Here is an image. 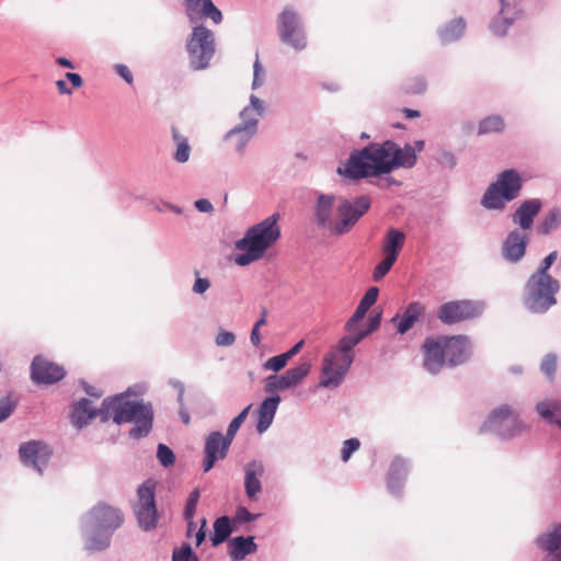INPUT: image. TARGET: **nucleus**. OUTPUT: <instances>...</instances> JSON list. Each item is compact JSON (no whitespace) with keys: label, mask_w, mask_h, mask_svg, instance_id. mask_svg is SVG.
I'll list each match as a JSON object with an SVG mask.
<instances>
[{"label":"nucleus","mask_w":561,"mask_h":561,"mask_svg":"<svg viewBox=\"0 0 561 561\" xmlns=\"http://www.w3.org/2000/svg\"><path fill=\"white\" fill-rule=\"evenodd\" d=\"M415 162V150L409 145L400 148L387 140L353 151L337 172L347 179L359 180L389 173L397 168H411Z\"/></svg>","instance_id":"f257e3e1"},{"label":"nucleus","mask_w":561,"mask_h":561,"mask_svg":"<svg viewBox=\"0 0 561 561\" xmlns=\"http://www.w3.org/2000/svg\"><path fill=\"white\" fill-rule=\"evenodd\" d=\"M96 415H100L103 422L112 417L116 424L134 423L135 426L129 432L133 438L147 436L152 427L151 405L129 401L123 397L105 399L100 410H96L89 399H81L73 405L71 420L77 427L81 428Z\"/></svg>","instance_id":"f03ea898"},{"label":"nucleus","mask_w":561,"mask_h":561,"mask_svg":"<svg viewBox=\"0 0 561 561\" xmlns=\"http://www.w3.org/2000/svg\"><path fill=\"white\" fill-rule=\"evenodd\" d=\"M423 367L431 374H438L444 366L456 367L470 356L471 345L468 336L436 335L428 336L422 344Z\"/></svg>","instance_id":"7ed1b4c3"},{"label":"nucleus","mask_w":561,"mask_h":561,"mask_svg":"<svg viewBox=\"0 0 561 561\" xmlns=\"http://www.w3.org/2000/svg\"><path fill=\"white\" fill-rule=\"evenodd\" d=\"M279 219L280 215L274 213L245 230L244 236L234 243V248L238 251L234 256L237 265L248 266L264 257L266 251L282 236Z\"/></svg>","instance_id":"20e7f679"},{"label":"nucleus","mask_w":561,"mask_h":561,"mask_svg":"<svg viewBox=\"0 0 561 561\" xmlns=\"http://www.w3.org/2000/svg\"><path fill=\"white\" fill-rule=\"evenodd\" d=\"M560 282L551 275L533 273L524 286V306L533 313H545L557 304Z\"/></svg>","instance_id":"39448f33"},{"label":"nucleus","mask_w":561,"mask_h":561,"mask_svg":"<svg viewBox=\"0 0 561 561\" xmlns=\"http://www.w3.org/2000/svg\"><path fill=\"white\" fill-rule=\"evenodd\" d=\"M522 190V178L517 171H503L492 183L482 198V205L489 209H502L506 202L515 199Z\"/></svg>","instance_id":"423d86ee"},{"label":"nucleus","mask_w":561,"mask_h":561,"mask_svg":"<svg viewBox=\"0 0 561 561\" xmlns=\"http://www.w3.org/2000/svg\"><path fill=\"white\" fill-rule=\"evenodd\" d=\"M186 51L193 70L206 69L216 51L214 33L204 25L195 26L187 38Z\"/></svg>","instance_id":"0eeeda50"},{"label":"nucleus","mask_w":561,"mask_h":561,"mask_svg":"<svg viewBox=\"0 0 561 561\" xmlns=\"http://www.w3.org/2000/svg\"><path fill=\"white\" fill-rule=\"evenodd\" d=\"M277 33L283 44L300 51L308 45L301 18L293 7H285L277 16Z\"/></svg>","instance_id":"6e6552de"},{"label":"nucleus","mask_w":561,"mask_h":561,"mask_svg":"<svg viewBox=\"0 0 561 561\" xmlns=\"http://www.w3.org/2000/svg\"><path fill=\"white\" fill-rule=\"evenodd\" d=\"M370 198L359 196L354 201L343 199L336 207V218L332 224L333 234L347 233L370 208Z\"/></svg>","instance_id":"1a4fd4ad"},{"label":"nucleus","mask_w":561,"mask_h":561,"mask_svg":"<svg viewBox=\"0 0 561 561\" xmlns=\"http://www.w3.org/2000/svg\"><path fill=\"white\" fill-rule=\"evenodd\" d=\"M139 526L149 530L157 526L158 514L154 502V484L151 481L144 482L137 490V502L134 505Z\"/></svg>","instance_id":"9d476101"},{"label":"nucleus","mask_w":561,"mask_h":561,"mask_svg":"<svg viewBox=\"0 0 561 561\" xmlns=\"http://www.w3.org/2000/svg\"><path fill=\"white\" fill-rule=\"evenodd\" d=\"M480 313V305L472 300H453L438 308L437 318L443 323L450 325L477 318Z\"/></svg>","instance_id":"9b49d317"},{"label":"nucleus","mask_w":561,"mask_h":561,"mask_svg":"<svg viewBox=\"0 0 561 561\" xmlns=\"http://www.w3.org/2000/svg\"><path fill=\"white\" fill-rule=\"evenodd\" d=\"M488 422L491 427L497 430L504 437L519 434L525 428L516 411L507 404L494 409L490 413Z\"/></svg>","instance_id":"f8f14e48"},{"label":"nucleus","mask_w":561,"mask_h":561,"mask_svg":"<svg viewBox=\"0 0 561 561\" xmlns=\"http://www.w3.org/2000/svg\"><path fill=\"white\" fill-rule=\"evenodd\" d=\"M350 367V357L344 356V358H340L337 355L329 353L323 358L320 386L323 388L337 387L348 371Z\"/></svg>","instance_id":"ddd939ff"},{"label":"nucleus","mask_w":561,"mask_h":561,"mask_svg":"<svg viewBox=\"0 0 561 561\" xmlns=\"http://www.w3.org/2000/svg\"><path fill=\"white\" fill-rule=\"evenodd\" d=\"M20 459L23 465L36 469L39 473L48 463L51 456L49 447L39 440H30L19 448Z\"/></svg>","instance_id":"4468645a"},{"label":"nucleus","mask_w":561,"mask_h":561,"mask_svg":"<svg viewBox=\"0 0 561 561\" xmlns=\"http://www.w3.org/2000/svg\"><path fill=\"white\" fill-rule=\"evenodd\" d=\"M123 523V515L117 510L106 504H98L89 513V524L95 530L113 531Z\"/></svg>","instance_id":"2eb2a0df"},{"label":"nucleus","mask_w":561,"mask_h":561,"mask_svg":"<svg viewBox=\"0 0 561 561\" xmlns=\"http://www.w3.org/2000/svg\"><path fill=\"white\" fill-rule=\"evenodd\" d=\"M65 377L62 366L42 356L34 357L31 365V378L35 383L51 385Z\"/></svg>","instance_id":"dca6fc26"},{"label":"nucleus","mask_w":561,"mask_h":561,"mask_svg":"<svg viewBox=\"0 0 561 561\" xmlns=\"http://www.w3.org/2000/svg\"><path fill=\"white\" fill-rule=\"evenodd\" d=\"M231 440L219 432L210 433L205 442V459L203 461V469L208 472L216 461L224 459L227 456Z\"/></svg>","instance_id":"f3484780"},{"label":"nucleus","mask_w":561,"mask_h":561,"mask_svg":"<svg viewBox=\"0 0 561 561\" xmlns=\"http://www.w3.org/2000/svg\"><path fill=\"white\" fill-rule=\"evenodd\" d=\"M263 112V105L259 98L252 95L251 96V105L244 107L241 112L240 116L242 123L236 126L230 133L229 136L233 135H244L245 140H248L255 131L256 123L259 117Z\"/></svg>","instance_id":"a211bd4d"},{"label":"nucleus","mask_w":561,"mask_h":561,"mask_svg":"<svg viewBox=\"0 0 561 561\" xmlns=\"http://www.w3.org/2000/svg\"><path fill=\"white\" fill-rule=\"evenodd\" d=\"M528 242L529 233L527 231H511L502 245L504 259L512 263L519 262L526 253Z\"/></svg>","instance_id":"6ab92c4d"},{"label":"nucleus","mask_w":561,"mask_h":561,"mask_svg":"<svg viewBox=\"0 0 561 561\" xmlns=\"http://www.w3.org/2000/svg\"><path fill=\"white\" fill-rule=\"evenodd\" d=\"M425 311L426 307L423 304L413 301L408 305L403 314L398 313L392 317L391 322L394 324L398 333L404 334L424 317Z\"/></svg>","instance_id":"aec40b11"},{"label":"nucleus","mask_w":561,"mask_h":561,"mask_svg":"<svg viewBox=\"0 0 561 561\" xmlns=\"http://www.w3.org/2000/svg\"><path fill=\"white\" fill-rule=\"evenodd\" d=\"M541 209V202L538 198L528 199L522 203L513 215V222L518 225L523 231L533 227L534 218Z\"/></svg>","instance_id":"412c9836"},{"label":"nucleus","mask_w":561,"mask_h":561,"mask_svg":"<svg viewBox=\"0 0 561 561\" xmlns=\"http://www.w3.org/2000/svg\"><path fill=\"white\" fill-rule=\"evenodd\" d=\"M244 488L249 499L254 500L262 490L261 478L264 474V467L260 461H251L244 469Z\"/></svg>","instance_id":"4be33fe9"},{"label":"nucleus","mask_w":561,"mask_h":561,"mask_svg":"<svg viewBox=\"0 0 561 561\" xmlns=\"http://www.w3.org/2000/svg\"><path fill=\"white\" fill-rule=\"evenodd\" d=\"M280 402L279 396L268 397L266 398L260 405L257 414V425L256 430L259 433L265 432L272 424L278 404Z\"/></svg>","instance_id":"5701e85b"},{"label":"nucleus","mask_w":561,"mask_h":561,"mask_svg":"<svg viewBox=\"0 0 561 561\" xmlns=\"http://www.w3.org/2000/svg\"><path fill=\"white\" fill-rule=\"evenodd\" d=\"M347 332L348 334L339 341L337 348L331 353L340 358H344V356L350 357L352 364L354 358L352 351L367 335V331L354 329V331Z\"/></svg>","instance_id":"b1692460"},{"label":"nucleus","mask_w":561,"mask_h":561,"mask_svg":"<svg viewBox=\"0 0 561 561\" xmlns=\"http://www.w3.org/2000/svg\"><path fill=\"white\" fill-rule=\"evenodd\" d=\"M541 549L552 554L550 561H561V524L557 525L550 533L538 538Z\"/></svg>","instance_id":"393cba45"},{"label":"nucleus","mask_w":561,"mask_h":561,"mask_svg":"<svg viewBox=\"0 0 561 561\" xmlns=\"http://www.w3.org/2000/svg\"><path fill=\"white\" fill-rule=\"evenodd\" d=\"M334 205L333 195L321 194L317 204V221L318 225L328 228L332 232V224L335 219L332 218V209Z\"/></svg>","instance_id":"a878e982"},{"label":"nucleus","mask_w":561,"mask_h":561,"mask_svg":"<svg viewBox=\"0 0 561 561\" xmlns=\"http://www.w3.org/2000/svg\"><path fill=\"white\" fill-rule=\"evenodd\" d=\"M405 241V234L394 228H391L387 231L383 243H382V253L389 257L394 260L398 259L400 251L402 250Z\"/></svg>","instance_id":"bb28decb"},{"label":"nucleus","mask_w":561,"mask_h":561,"mask_svg":"<svg viewBox=\"0 0 561 561\" xmlns=\"http://www.w3.org/2000/svg\"><path fill=\"white\" fill-rule=\"evenodd\" d=\"M256 551V545L253 541V537L244 538L242 536L234 537L229 542V556L232 561H241L248 554Z\"/></svg>","instance_id":"cd10ccee"},{"label":"nucleus","mask_w":561,"mask_h":561,"mask_svg":"<svg viewBox=\"0 0 561 561\" xmlns=\"http://www.w3.org/2000/svg\"><path fill=\"white\" fill-rule=\"evenodd\" d=\"M408 471L409 466L403 458L397 457L392 460L388 472V486L392 492H394L397 484L405 479Z\"/></svg>","instance_id":"c85d7f7f"},{"label":"nucleus","mask_w":561,"mask_h":561,"mask_svg":"<svg viewBox=\"0 0 561 561\" xmlns=\"http://www.w3.org/2000/svg\"><path fill=\"white\" fill-rule=\"evenodd\" d=\"M465 28L466 23L462 19H455L450 21V23L440 31L439 35L442 42L450 43L458 39L463 34Z\"/></svg>","instance_id":"c756f323"},{"label":"nucleus","mask_w":561,"mask_h":561,"mask_svg":"<svg viewBox=\"0 0 561 561\" xmlns=\"http://www.w3.org/2000/svg\"><path fill=\"white\" fill-rule=\"evenodd\" d=\"M231 525L228 516H221L214 523V535L211 541L214 546L222 543L231 534Z\"/></svg>","instance_id":"7c9ffc66"},{"label":"nucleus","mask_w":561,"mask_h":561,"mask_svg":"<svg viewBox=\"0 0 561 561\" xmlns=\"http://www.w3.org/2000/svg\"><path fill=\"white\" fill-rule=\"evenodd\" d=\"M172 137L176 144L174 159L180 163L186 162L190 159L191 153V147L188 145L187 138L180 135L176 127H172Z\"/></svg>","instance_id":"2f4dec72"},{"label":"nucleus","mask_w":561,"mask_h":561,"mask_svg":"<svg viewBox=\"0 0 561 561\" xmlns=\"http://www.w3.org/2000/svg\"><path fill=\"white\" fill-rule=\"evenodd\" d=\"M311 364L309 362H301L296 367L288 369L284 375L290 388L300 383L310 373Z\"/></svg>","instance_id":"473e14b6"},{"label":"nucleus","mask_w":561,"mask_h":561,"mask_svg":"<svg viewBox=\"0 0 561 561\" xmlns=\"http://www.w3.org/2000/svg\"><path fill=\"white\" fill-rule=\"evenodd\" d=\"M505 123L499 115L488 116L479 124L478 134L485 135L491 133H501L504 130Z\"/></svg>","instance_id":"72a5a7b5"},{"label":"nucleus","mask_w":561,"mask_h":561,"mask_svg":"<svg viewBox=\"0 0 561 561\" xmlns=\"http://www.w3.org/2000/svg\"><path fill=\"white\" fill-rule=\"evenodd\" d=\"M561 222V213L559 209L550 210L538 226V232L548 234L556 229Z\"/></svg>","instance_id":"f704fd0d"},{"label":"nucleus","mask_w":561,"mask_h":561,"mask_svg":"<svg viewBox=\"0 0 561 561\" xmlns=\"http://www.w3.org/2000/svg\"><path fill=\"white\" fill-rule=\"evenodd\" d=\"M426 88L427 83L421 76L408 78L402 85L403 92L407 94H421L426 90Z\"/></svg>","instance_id":"c9c22d12"},{"label":"nucleus","mask_w":561,"mask_h":561,"mask_svg":"<svg viewBox=\"0 0 561 561\" xmlns=\"http://www.w3.org/2000/svg\"><path fill=\"white\" fill-rule=\"evenodd\" d=\"M536 410L541 417H543L550 422H556L553 420V414L556 412L561 411V404L558 401L539 402L536 407Z\"/></svg>","instance_id":"e433bc0d"},{"label":"nucleus","mask_w":561,"mask_h":561,"mask_svg":"<svg viewBox=\"0 0 561 561\" xmlns=\"http://www.w3.org/2000/svg\"><path fill=\"white\" fill-rule=\"evenodd\" d=\"M289 385L287 382V379L285 375H273L265 379L264 390L265 392H274L277 390H285L289 389Z\"/></svg>","instance_id":"4c0bfd02"},{"label":"nucleus","mask_w":561,"mask_h":561,"mask_svg":"<svg viewBox=\"0 0 561 561\" xmlns=\"http://www.w3.org/2000/svg\"><path fill=\"white\" fill-rule=\"evenodd\" d=\"M501 16L496 18L491 24V28L496 35H504L507 27L511 25V21L504 16V11L507 7L506 0H501Z\"/></svg>","instance_id":"58836bf2"},{"label":"nucleus","mask_w":561,"mask_h":561,"mask_svg":"<svg viewBox=\"0 0 561 561\" xmlns=\"http://www.w3.org/2000/svg\"><path fill=\"white\" fill-rule=\"evenodd\" d=\"M252 408V404H249L247 408H244L229 424L228 426V430H227V434H226V437L232 442L236 433L238 432V430L240 428V426L243 424V422L245 421L248 414H249V411L251 410Z\"/></svg>","instance_id":"ea45409f"},{"label":"nucleus","mask_w":561,"mask_h":561,"mask_svg":"<svg viewBox=\"0 0 561 561\" xmlns=\"http://www.w3.org/2000/svg\"><path fill=\"white\" fill-rule=\"evenodd\" d=\"M199 12L204 16L211 19L215 24H219L222 21L221 11L213 3L211 0H204Z\"/></svg>","instance_id":"a19ab883"},{"label":"nucleus","mask_w":561,"mask_h":561,"mask_svg":"<svg viewBox=\"0 0 561 561\" xmlns=\"http://www.w3.org/2000/svg\"><path fill=\"white\" fill-rule=\"evenodd\" d=\"M397 260L385 255L383 260L375 267L373 273L374 280L378 282L383 278L391 270Z\"/></svg>","instance_id":"79ce46f5"},{"label":"nucleus","mask_w":561,"mask_h":561,"mask_svg":"<svg viewBox=\"0 0 561 561\" xmlns=\"http://www.w3.org/2000/svg\"><path fill=\"white\" fill-rule=\"evenodd\" d=\"M367 311H368V308H366L362 304H358L355 312L350 318V320L346 322L345 330L354 331V329H359L358 323L364 319Z\"/></svg>","instance_id":"37998d69"},{"label":"nucleus","mask_w":561,"mask_h":561,"mask_svg":"<svg viewBox=\"0 0 561 561\" xmlns=\"http://www.w3.org/2000/svg\"><path fill=\"white\" fill-rule=\"evenodd\" d=\"M288 360L289 359L284 353L277 356H273L264 363V369L277 373L287 365Z\"/></svg>","instance_id":"c03bdc74"},{"label":"nucleus","mask_w":561,"mask_h":561,"mask_svg":"<svg viewBox=\"0 0 561 561\" xmlns=\"http://www.w3.org/2000/svg\"><path fill=\"white\" fill-rule=\"evenodd\" d=\"M157 457L161 465L164 467L173 465L175 459L173 451L167 445L163 444H159Z\"/></svg>","instance_id":"a18cd8bd"},{"label":"nucleus","mask_w":561,"mask_h":561,"mask_svg":"<svg viewBox=\"0 0 561 561\" xmlns=\"http://www.w3.org/2000/svg\"><path fill=\"white\" fill-rule=\"evenodd\" d=\"M360 446V442L357 438H350L343 443L342 447V460L347 461L352 454L356 451Z\"/></svg>","instance_id":"49530a36"},{"label":"nucleus","mask_w":561,"mask_h":561,"mask_svg":"<svg viewBox=\"0 0 561 561\" xmlns=\"http://www.w3.org/2000/svg\"><path fill=\"white\" fill-rule=\"evenodd\" d=\"M108 545H110V536L108 535H104L100 539L96 537H91L87 541V548L89 550H95V551L104 550L105 548L108 547Z\"/></svg>","instance_id":"de8ad7c7"},{"label":"nucleus","mask_w":561,"mask_h":561,"mask_svg":"<svg viewBox=\"0 0 561 561\" xmlns=\"http://www.w3.org/2000/svg\"><path fill=\"white\" fill-rule=\"evenodd\" d=\"M199 499V491L194 490L186 502L184 515L186 519H192L196 510V505Z\"/></svg>","instance_id":"09e8293b"},{"label":"nucleus","mask_w":561,"mask_h":561,"mask_svg":"<svg viewBox=\"0 0 561 561\" xmlns=\"http://www.w3.org/2000/svg\"><path fill=\"white\" fill-rule=\"evenodd\" d=\"M557 259H558V252L552 251L542 260L539 268L535 273L540 274V275H550L549 268L552 266V264L556 262Z\"/></svg>","instance_id":"8fccbe9b"},{"label":"nucleus","mask_w":561,"mask_h":561,"mask_svg":"<svg viewBox=\"0 0 561 561\" xmlns=\"http://www.w3.org/2000/svg\"><path fill=\"white\" fill-rule=\"evenodd\" d=\"M557 369V358L554 355H547L541 363V370L549 377H552Z\"/></svg>","instance_id":"3c124183"},{"label":"nucleus","mask_w":561,"mask_h":561,"mask_svg":"<svg viewBox=\"0 0 561 561\" xmlns=\"http://www.w3.org/2000/svg\"><path fill=\"white\" fill-rule=\"evenodd\" d=\"M192 557V548L188 545H184L181 548H176L172 553V561H190Z\"/></svg>","instance_id":"603ef678"},{"label":"nucleus","mask_w":561,"mask_h":561,"mask_svg":"<svg viewBox=\"0 0 561 561\" xmlns=\"http://www.w3.org/2000/svg\"><path fill=\"white\" fill-rule=\"evenodd\" d=\"M14 411V403L10 398L0 399V422L7 420Z\"/></svg>","instance_id":"864d4df0"},{"label":"nucleus","mask_w":561,"mask_h":561,"mask_svg":"<svg viewBox=\"0 0 561 561\" xmlns=\"http://www.w3.org/2000/svg\"><path fill=\"white\" fill-rule=\"evenodd\" d=\"M378 294H379V290L377 287H370L366 294L364 295V297L360 299L359 304H362L363 306H365L366 308H370L377 300L378 298Z\"/></svg>","instance_id":"5fc2aeb1"},{"label":"nucleus","mask_w":561,"mask_h":561,"mask_svg":"<svg viewBox=\"0 0 561 561\" xmlns=\"http://www.w3.org/2000/svg\"><path fill=\"white\" fill-rule=\"evenodd\" d=\"M204 0H185V8L187 16L191 21L195 19V14L199 13Z\"/></svg>","instance_id":"6e6d98bb"},{"label":"nucleus","mask_w":561,"mask_h":561,"mask_svg":"<svg viewBox=\"0 0 561 561\" xmlns=\"http://www.w3.org/2000/svg\"><path fill=\"white\" fill-rule=\"evenodd\" d=\"M236 336L231 332L222 331L216 337L217 345L230 346L234 343Z\"/></svg>","instance_id":"4d7b16f0"},{"label":"nucleus","mask_w":561,"mask_h":561,"mask_svg":"<svg viewBox=\"0 0 561 561\" xmlns=\"http://www.w3.org/2000/svg\"><path fill=\"white\" fill-rule=\"evenodd\" d=\"M210 287V282L207 278L197 277L194 285H193V291L195 294H204L208 290Z\"/></svg>","instance_id":"13d9d810"},{"label":"nucleus","mask_w":561,"mask_h":561,"mask_svg":"<svg viewBox=\"0 0 561 561\" xmlns=\"http://www.w3.org/2000/svg\"><path fill=\"white\" fill-rule=\"evenodd\" d=\"M255 516L251 514L245 507H239L236 512L234 520L238 523H244L253 520Z\"/></svg>","instance_id":"bf43d9fd"},{"label":"nucleus","mask_w":561,"mask_h":561,"mask_svg":"<svg viewBox=\"0 0 561 561\" xmlns=\"http://www.w3.org/2000/svg\"><path fill=\"white\" fill-rule=\"evenodd\" d=\"M116 72L127 82L133 83V75L129 68L125 65H117Z\"/></svg>","instance_id":"052dcab7"},{"label":"nucleus","mask_w":561,"mask_h":561,"mask_svg":"<svg viewBox=\"0 0 561 561\" xmlns=\"http://www.w3.org/2000/svg\"><path fill=\"white\" fill-rule=\"evenodd\" d=\"M66 78H67V80L70 81L72 88H75V89L81 88L83 85V80H82L81 76L78 73L67 72Z\"/></svg>","instance_id":"680f3d73"},{"label":"nucleus","mask_w":561,"mask_h":561,"mask_svg":"<svg viewBox=\"0 0 561 561\" xmlns=\"http://www.w3.org/2000/svg\"><path fill=\"white\" fill-rule=\"evenodd\" d=\"M380 321H381L380 312L371 314L369 318V328L366 330L367 334L375 331L380 325Z\"/></svg>","instance_id":"e2e57ef3"},{"label":"nucleus","mask_w":561,"mask_h":561,"mask_svg":"<svg viewBox=\"0 0 561 561\" xmlns=\"http://www.w3.org/2000/svg\"><path fill=\"white\" fill-rule=\"evenodd\" d=\"M195 207L203 213H209L213 210V205L208 199L202 198L195 202Z\"/></svg>","instance_id":"0e129e2a"},{"label":"nucleus","mask_w":561,"mask_h":561,"mask_svg":"<svg viewBox=\"0 0 561 561\" xmlns=\"http://www.w3.org/2000/svg\"><path fill=\"white\" fill-rule=\"evenodd\" d=\"M439 162L447 167H454L456 163L455 157L450 152H443L439 158Z\"/></svg>","instance_id":"69168bd1"},{"label":"nucleus","mask_w":561,"mask_h":561,"mask_svg":"<svg viewBox=\"0 0 561 561\" xmlns=\"http://www.w3.org/2000/svg\"><path fill=\"white\" fill-rule=\"evenodd\" d=\"M302 345H304V341H299L284 354L287 356L288 359H291L294 356H296L300 352V350L302 348Z\"/></svg>","instance_id":"338daca9"},{"label":"nucleus","mask_w":561,"mask_h":561,"mask_svg":"<svg viewBox=\"0 0 561 561\" xmlns=\"http://www.w3.org/2000/svg\"><path fill=\"white\" fill-rule=\"evenodd\" d=\"M56 87H57L58 92H59L60 94H71V93H72V89H70V88L67 85L66 81H64V80H58V81L56 82Z\"/></svg>","instance_id":"774afa93"}]
</instances>
